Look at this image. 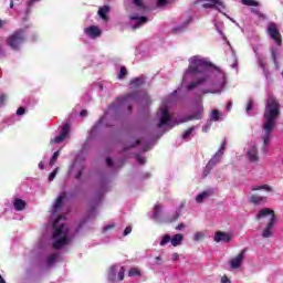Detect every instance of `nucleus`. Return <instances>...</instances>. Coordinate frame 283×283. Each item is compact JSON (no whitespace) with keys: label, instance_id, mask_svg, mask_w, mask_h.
I'll return each mask as SVG.
<instances>
[{"label":"nucleus","instance_id":"17","mask_svg":"<svg viewBox=\"0 0 283 283\" xmlns=\"http://www.w3.org/2000/svg\"><path fill=\"white\" fill-rule=\"evenodd\" d=\"M260 108L258 107V103L253 97H250L245 104V114L247 116H258Z\"/></svg>","mask_w":283,"mask_h":283},{"label":"nucleus","instance_id":"34","mask_svg":"<svg viewBox=\"0 0 283 283\" xmlns=\"http://www.w3.org/2000/svg\"><path fill=\"white\" fill-rule=\"evenodd\" d=\"M107 12H109V6H104L98 9L97 14L101 19H107Z\"/></svg>","mask_w":283,"mask_h":283},{"label":"nucleus","instance_id":"35","mask_svg":"<svg viewBox=\"0 0 283 283\" xmlns=\"http://www.w3.org/2000/svg\"><path fill=\"white\" fill-rule=\"evenodd\" d=\"M270 52L272 54L273 63L277 65V54H280V49L277 46H271Z\"/></svg>","mask_w":283,"mask_h":283},{"label":"nucleus","instance_id":"53","mask_svg":"<svg viewBox=\"0 0 283 283\" xmlns=\"http://www.w3.org/2000/svg\"><path fill=\"white\" fill-rule=\"evenodd\" d=\"M129 233H132V227L128 226V227H126L125 230H124V233H123L124 238L127 237V235H129Z\"/></svg>","mask_w":283,"mask_h":283},{"label":"nucleus","instance_id":"18","mask_svg":"<svg viewBox=\"0 0 283 283\" xmlns=\"http://www.w3.org/2000/svg\"><path fill=\"white\" fill-rule=\"evenodd\" d=\"M137 52L143 56H151L154 54V46L151 42L145 41L137 46Z\"/></svg>","mask_w":283,"mask_h":283},{"label":"nucleus","instance_id":"47","mask_svg":"<svg viewBox=\"0 0 283 283\" xmlns=\"http://www.w3.org/2000/svg\"><path fill=\"white\" fill-rule=\"evenodd\" d=\"M135 158H136V161H137L139 165H145L146 159H145V157L140 156V154H136V155H135Z\"/></svg>","mask_w":283,"mask_h":283},{"label":"nucleus","instance_id":"51","mask_svg":"<svg viewBox=\"0 0 283 283\" xmlns=\"http://www.w3.org/2000/svg\"><path fill=\"white\" fill-rule=\"evenodd\" d=\"M6 101H8V96L6 94L0 95V107H3L6 105Z\"/></svg>","mask_w":283,"mask_h":283},{"label":"nucleus","instance_id":"44","mask_svg":"<svg viewBox=\"0 0 283 283\" xmlns=\"http://www.w3.org/2000/svg\"><path fill=\"white\" fill-rule=\"evenodd\" d=\"M138 275H140V271H138V269L136 268H133L128 271L129 277H137Z\"/></svg>","mask_w":283,"mask_h":283},{"label":"nucleus","instance_id":"30","mask_svg":"<svg viewBox=\"0 0 283 283\" xmlns=\"http://www.w3.org/2000/svg\"><path fill=\"white\" fill-rule=\"evenodd\" d=\"M145 81H147V77L145 75H140L138 77H135L130 81L132 87H143L145 85Z\"/></svg>","mask_w":283,"mask_h":283},{"label":"nucleus","instance_id":"38","mask_svg":"<svg viewBox=\"0 0 283 283\" xmlns=\"http://www.w3.org/2000/svg\"><path fill=\"white\" fill-rule=\"evenodd\" d=\"M213 167L214 166L208 161L207 166L203 168L202 178H207V176L211 174Z\"/></svg>","mask_w":283,"mask_h":283},{"label":"nucleus","instance_id":"41","mask_svg":"<svg viewBox=\"0 0 283 283\" xmlns=\"http://www.w3.org/2000/svg\"><path fill=\"white\" fill-rule=\"evenodd\" d=\"M205 198H209V192L208 191H203V192L199 193L196 197V202H202V200H205Z\"/></svg>","mask_w":283,"mask_h":283},{"label":"nucleus","instance_id":"7","mask_svg":"<svg viewBox=\"0 0 283 283\" xmlns=\"http://www.w3.org/2000/svg\"><path fill=\"white\" fill-rule=\"evenodd\" d=\"M182 209H185V201H182L175 211L168 214H165L163 212V207H160V205H155L154 211L150 213V220H154V222H158V223L176 222V220L180 218V214L182 213Z\"/></svg>","mask_w":283,"mask_h":283},{"label":"nucleus","instance_id":"32","mask_svg":"<svg viewBox=\"0 0 283 283\" xmlns=\"http://www.w3.org/2000/svg\"><path fill=\"white\" fill-rule=\"evenodd\" d=\"M249 200L252 205H262L266 200V197L252 195Z\"/></svg>","mask_w":283,"mask_h":283},{"label":"nucleus","instance_id":"21","mask_svg":"<svg viewBox=\"0 0 283 283\" xmlns=\"http://www.w3.org/2000/svg\"><path fill=\"white\" fill-rule=\"evenodd\" d=\"M65 198H67V193L61 192L59 195L51 210L52 218H56V213L61 211V207H63V201L65 200Z\"/></svg>","mask_w":283,"mask_h":283},{"label":"nucleus","instance_id":"26","mask_svg":"<svg viewBox=\"0 0 283 283\" xmlns=\"http://www.w3.org/2000/svg\"><path fill=\"white\" fill-rule=\"evenodd\" d=\"M247 156H248V159L250 160V163H258V160L260 158V157H258V146H255V145L250 146L248 148Z\"/></svg>","mask_w":283,"mask_h":283},{"label":"nucleus","instance_id":"25","mask_svg":"<svg viewBox=\"0 0 283 283\" xmlns=\"http://www.w3.org/2000/svg\"><path fill=\"white\" fill-rule=\"evenodd\" d=\"M214 242H231L232 237L230 233L217 231L213 238Z\"/></svg>","mask_w":283,"mask_h":283},{"label":"nucleus","instance_id":"9","mask_svg":"<svg viewBox=\"0 0 283 283\" xmlns=\"http://www.w3.org/2000/svg\"><path fill=\"white\" fill-rule=\"evenodd\" d=\"M261 218H270L266 228L262 232V238H271L273 235V227H275V213L273 210L264 208L259 211L256 220H261Z\"/></svg>","mask_w":283,"mask_h":283},{"label":"nucleus","instance_id":"57","mask_svg":"<svg viewBox=\"0 0 283 283\" xmlns=\"http://www.w3.org/2000/svg\"><path fill=\"white\" fill-rule=\"evenodd\" d=\"M232 107H233V102L232 101L228 102V104L226 106L227 112H231Z\"/></svg>","mask_w":283,"mask_h":283},{"label":"nucleus","instance_id":"56","mask_svg":"<svg viewBox=\"0 0 283 283\" xmlns=\"http://www.w3.org/2000/svg\"><path fill=\"white\" fill-rule=\"evenodd\" d=\"M106 165H107V167H114V161L112 160L111 157L106 158Z\"/></svg>","mask_w":283,"mask_h":283},{"label":"nucleus","instance_id":"4","mask_svg":"<svg viewBox=\"0 0 283 283\" xmlns=\"http://www.w3.org/2000/svg\"><path fill=\"white\" fill-rule=\"evenodd\" d=\"M280 117V102L275 96L270 95L268 96L266 104H265V112H264V123L263 129L265 132L263 136V154H266L269 143H271V132H273V127H275V120Z\"/></svg>","mask_w":283,"mask_h":283},{"label":"nucleus","instance_id":"28","mask_svg":"<svg viewBox=\"0 0 283 283\" xmlns=\"http://www.w3.org/2000/svg\"><path fill=\"white\" fill-rule=\"evenodd\" d=\"M213 25H214V28H216L218 34H220L221 39H222L223 41H226L227 44L231 48V42H229V41L227 40V35H224V32H222V30L224 29V23L218 22V21L214 20V21H213Z\"/></svg>","mask_w":283,"mask_h":283},{"label":"nucleus","instance_id":"52","mask_svg":"<svg viewBox=\"0 0 283 283\" xmlns=\"http://www.w3.org/2000/svg\"><path fill=\"white\" fill-rule=\"evenodd\" d=\"M17 116H23V114H25V108L24 107H19L18 109H17Z\"/></svg>","mask_w":283,"mask_h":283},{"label":"nucleus","instance_id":"46","mask_svg":"<svg viewBox=\"0 0 283 283\" xmlns=\"http://www.w3.org/2000/svg\"><path fill=\"white\" fill-rule=\"evenodd\" d=\"M59 167H56L50 175H49V182H52L56 178V174H59Z\"/></svg>","mask_w":283,"mask_h":283},{"label":"nucleus","instance_id":"31","mask_svg":"<svg viewBox=\"0 0 283 283\" xmlns=\"http://www.w3.org/2000/svg\"><path fill=\"white\" fill-rule=\"evenodd\" d=\"M56 262H59V254H56V253L50 254L46 258V266H49V268L54 266V264H56Z\"/></svg>","mask_w":283,"mask_h":283},{"label":"nucleus","instance_id":"64","mask_svg":"<svg viewBox=\"0 0 283 283\" xmlns=\"http://www.w3.org/2000/svg\"><path fill=\"white\" fill-rule=\"evenodd\" d=\"M0 283H7L6 279H3V276L0 274Z\"/></svg>","mask_w":283,"mask_h":283},{"label":"nucleus","instance_id":"22","mask_svg":"<svg viewBox=\"0 0 283 283\" xmlns=\"http://www.w3.org/2000/svg\"><path fill=\"white\" fill-rule=\"evenodd\" d=\"M130 28L132 30H138V28H140V25H145V23H147V17L143 15H138V14H134L130 15Z\"/></svg>","mask_w":283,"mask_h":283},{"label":"nucleus","instance_id":"48","mask_svg":"<svg viewBox=\"0 0 283 283\" xmlns=\"http://www.w3.org/2000/svg\"><path fill=\"white\" fill-rule=\"evenodd\" d=\"M259 67L263 70V72L266 74V64H264V61H262V57H258Z\"/></svg>","mask_w":283,"mask_h":283},{"label":"nucleus","instance_id":"58","mask_svg":"<svg viewBox=\"0 0 283 283\" xmlns=\"http://www.w3.org/2000/svg\"><path fill=\"white\" fill-rule=\"evenodd\" d=\"M80 116L81 118H85V116H87V111L86 109L81 111Z\"/></svg>","mask_w":283,"mask_h":283},{"label":"nucleus","instance_id":"5","mask_svg":"<svg viewBox=\"0 0 283 283\" xmlns=\"http://www.w3.org/2000/svg\"><path fill=\"white\" fill-rule=\"evenodd\" d=\"M63 222H65L64 216H61L53 221L52 247L56 251L63 249V247H67V244L74 240V234L70 232V228Z\"/></svg>","mask_w":283,"mask_h":283},{"label":"nucleus","instance_id":"50","mask_svg":"<svg viewBox=\"0 0 283 283\" xmlns=\"http://www.w3.org/2000/svg\"><path fill=\"white\" fill-rule=\"evenodd\" d=\"M211 129V120L209 119L203 126H202V132L207 134Z\"/></svg>","mask_w":283,"mask_h":283},{"label":"nucleus","instance_id":"11","mask_svg":"<svg viewBox=\"0 0 283 283\" xmlns=\"http://www.w3.org/2000/svg\"><path fill=\"white\" fill-rule=\"evenodd\" d=\"M125 280V266L113 265L108 270L107 281L109 283L123 282Z\"/></svg>","mask_w":283,"mask_h":283},{"label":"nucleus","instance_id":"1","mask_svg":"<svg viewBox=\"0 0 283 283\" xmlns=\"http://www.w3.org/2000/svg\"><path fill=\"white\" fill-rule=\"evenodd\" d=\"M193 98L205 94H222L227 87V73L218 69L209 59L195 55L189 59L181 86Z\"/></svg>","mask_w":283,"mask_h":283},{"label":"nucleus","instance_id":"37","mask_svg":"<svg viewBox=\"0 0 283 283\" xmlns=\"http://www.w3.org/2000/svg\"><path fill=\"white\" fill-rule=\"evenodd\" d=\"M191 23V17L187 18L186 21L184 22V25H178L174 29L175 32H182V30L185 28H187V25H189Z\"/></svg>","mask_w":283,"mask_h":283},{"label":"nucleus","instance_id":"62","mask_svg":"<svg viewBox=\"0 0 283 283\" xmlns=\"http://www.w3.org/2000/svg\"><path fill=\"white\" fill-rule=\"evenodd\" d=\"M17 118V115H12L10 118H9V123H14V119Z\"/></svg>","mask_w":283,"mask_h":283},{"label":"nucleus","instance_id":"8","mask_svg":"<svg viewBox=\"0 0 283 283\" xmlns=\"http://www.w3.org/2000/svg\"><path fill=\"white\" fill-rule=\"evenodd\" d=\"M134 147H140V151L145 154L149 151L151 147H154V142H147L145 139H134L133 137H128L123 142V151H129V149H134Z\"/></svg>","mask_w":283,"mask_h":283},{"label":"nucleus","instance_id":"49","mask_svg":"<svg viewBox=\"0 0 283 283\" xmlns=\"http://www.w3.org/2000/svg\"><path fill=\"white\" fill-rule=\"evenodd\" d=\"M36 2H39V0H30V1L27 3V10H25L27 14H30V8H31L32 6H34V3H36Z\"/></svg>","mask_w":283,"mask_h":283},{"label":"nucleus","instance_id":"33","mask_svg":"<svg viewBox=\"0 0 283 283\" xmlns=\"http://www.w3.org/2000/svg\"><path fill=\"white\" fill-rule=\"evenodd\" d=\"M128 74H129V72H127V67L120 66L118 73H117L118 81H124V78H126Z\"/></svg>","mask_w":283,"mask_h":283},{"label":"nucleus","instance_id":"55","mask_svg":"<svg viewBox=\"0 0 283 283\" xmlns=\"http://www.w3.org/2000/svg\"><path fill=\"white\" fill-rule=\"evenodd\" d=\"M109 229H114V224H107L103 228V233H107V231H109Z\"/></svg>","mask_w":283,"mask_h":283},{"label":"nucleus","instance_id":"23","mask_svg":"<svg viewBox=\"0 0 283 283\" xmlns=\"http://www.w3.org/2000/svg\"><path fill=\"white\" fill-rule=\"evenodd\" d=\"M84 34L88 39H98L103 34V31L96 25H91L84 29Z\"/></svg>","mask_w":283,"mask_h":283},{"label":"nucleus","instance_id":"54","mask_svg":"<svg viewBox=\"0 0 283 283\" xmlns=\"http://www.w3.org/2000/svg\"><path fill=\"white\" fill-rule=\"evenodd\" d=\"M45 160H48V158L43 157V161L39 163V169H41L42 171H43V169H45V165H44Z\"/></svg>","mask_w":283,"mask_h":283},{"label":"nucleus","instance_id":"16","mask_svg":"<svg viewBox=\"0 0 283 283\" xmlns=\"http://www.w3.org/2000/svg\"><path fill=\"white\" fill-rule=\"evenodd\" d=\"M69 135H70V124H64L61 127L60 134L55 138H52L50 140V144L51 145H61V143H63L65 140V138H67Z\"/></svg>","mask_w":283,"mask_h":283},{"label":"nucleus","instance_id":"3","mask_svg":"<svg viewBox=\"0 0 283 283\" xmlns=\"http://www.w3.org/2000/svg\"><path fill=\"white\" fill-rule=\"evenodd\" d=\"M178 92H180V87H178L177 91H174L168 97L163 99L161 106L159 107V111L157 113L158 129H174L176 125H180V123H187V120H202V114L205 112V108H202V106H198L197 112L192 113L186 119H182L180 122L174 119V117L169 113V107H171V105L176 103Z\"/></svg>","mask_w":283,"mask_h":283},{"label":"nucleus","instance_id":"20","mask_svg":"<svg viewBox=\"0 0 283 283\" xmlns=\"http://www.w3.org/2000/svg\"><path fill=\"white\" fill-rule=\"evenodd\" d=\"M226 149H227V142H222L218 151L212 156V158L208 163L210 165H212L213 167H216V165H218V163H220L222 160Z\"/></svg>","mask_w":283,"mask_h":283},{"label":"nucleus","instance_id":"60","mask_svg":"<svg viewBox=\"0 0 283 283\" xmlns=\"http://www.w3.org/2000/svg\"><path fill=\"white\" fill-rule=\"evenodd\" d=\"M229 282H231V281H229V279L227 276L221 279V283H229Z\"/></svg>","mask_w":283,"mask_h":283},{"label":"nucleus","instance_id":"6","mask_svg":"<svg viewBox=\"0 0 283 283\" xmlns=\"http://www.w3.org/2000/svg\"><path fill=\"white\" fill-rule=\"evenodd\" d=\"M109 190V181L102 180L99 184V190L96 192V195L92 198L90 208L87 211V216L80 222L78 229H83V226L87 224L91 220H94L96 216H98V212L96 211L97 207L103 202V196H105V192Z\"/></svg>","mask_w":283,"mask_h":283},{"label":"nucleus","instance_id":"43","mask_svg":"<svg viewBox=\"0 0 283 283\" xmlns=\"http://www.w3.org/2000/svg\"><path fill=\"white\" fill-rule=\"evenodd\" d=\"M133 3L136 6V8L145 12L146 8L145 4L143 3V0H133Z\"/></svg>","mask_w":283,"mask_h":283},{"label":"nucleus","instance_id":"19","mask_svg":"<svg viewBox=\"0 0 283 283\" xmlns=\"http://www.w3.org/2000/svg\"><path fill=\"white\" fill-rule=\"evenodd\" d=\"M226 149H227V142H222L218 151L212 156V158L208 163L210 165H212L213 167H216V165H218V163H220L222 160Z\"/></svg>","mask_w":283,"mask_h":283},{"label":"nucleus","instance_id":"24","mask_svg":"<svg viewBox=\"0 0 283 283\" xmlns=\"http://www.w3.org/2000/svg\"><path fill=\"white\" fill-rule=\"evenodd\" d=\"M247 250H242L235 258L230 260V268L231 269H240L242 266V262L244 261V254Z\"/></svg>","mask_w":283,"mask_h":283},{"label":"nucleus","instance_id":"39","mask_svg":"<svg viewBox=\"0 0 283 283\" xmlns=\"http://www.w3.org/2000/svg\"><path fill=\"white\" fill-rule=\"evenodd\" d=\"M220 120V112L218 109H213L210 115V122L218 123Z\"/></svg>","mask_w":283,"mask_h":283},{"label":"nucleus","instance_id":"13","mask_svg":"<svg viewBox=\"0 0 283 283\" xmlns=\"http://www.w3.org/2000/svg\"><path fill=\"white\" fill-rule=\"evenodd\" d=\"M185 240V235L182 233H177L174 237L169 234H165L159 242L160 247H166V244H171V247H180Z\"/></svg>","mask_w":283,"mask_h":283},{"label":"nucleus","instance_id":"29","mask_svg":"<svg viewBox=\"0 0 283 283\" xmlns=\"http://www.w3.org/2000/svg\"><path fill=\"white\" fill-rule=\"evenodd\" d=\"M12 205L15 211H23V209H25L28 203L25 202V200L21 198H15L13 199Z\"/></svg>","mask_w":283,"mask_h":283},{"label":"nucleus","instance_id":"36","mask_svg":"<svg viewBox=\"0 0 283 283\" xmlns=\"http://www.w3.org/2000/svg\"><path fill=\"white\" fill-rule=\"evenodd\" d=\"M61 155V149L56 150L55 153H53L50 161H49V166L52 167L53 165H56V160H59V156Z\"/></svg>","mask_w":283,"mask_h":283},{"label":"nucleus","instance_id":"63","mask_svg":"<svg viewBox=\"0 0 283 283\" xmlns=\"http://www.w3.org/2000/svg\"><path fill=\"white\" fill-rule=\"evenodd\" d=\"M178 258H179V255H178V253H174L172 254V260L176 262V260H178Z\"/></svg>","mask_w":283,"mask_h":283},{"label":"nucleus","instance_id":"14","mask_svg":"<svg viewBox=\"0 0 283 283\" xmlns=\"http://www.w3.org/2000/svg\"><path fill=\"white\" fill-rule=\"evenodd\" d=\"M243 6H248L250 8V12L255 14L259 19H266V15L260 11V2L258 0H241Z\"/></svg>","mask_w":283,"mask_h":283},{"label":"nucleus","instance_id":"61","mask_svg":"<svg viewBox=\"0 0 283 283\" xmlns=\"http://www.w3.org/2000/svg\"><path fill=\"white\" fill-rule=\"evenodd\" d=\"M176 229H177V231H180V229H185L184 223L178 224V226L176 227Z\"/></svg>","mask_w":283,"mask_h":283},{"label":"nucleus","instance_id":"42","mask_svg":"<svg viewBox=\"0 0 283 283\" xmlns=\"http://www.w3.org/2000/svg\"><path fill=\"white\" fill-rule=\"evenodd\" d=\"M261 189H265L266 191H271V187H269L268 185L252 186L251 187V191H260Z\"/></svg>","mask_w":283,"mask_h":283},{"label":"nucleus","instance_id":"40","mask_svg":"<svg viewBox=\"0 0 283 283\" xmlns=\"http://www.w3.org/2000/svg\"><path fill=\"white\" fill-rule=\"evenodd\" d=\"M171 3V0H157V8H167Z\"/></svg>","mask_w":283,"mask_h":283},{"label":"nucleus","instance_id":"27","mask_svg":"<svg viewBox=\"0 0 283 283\" xmlns=\"http://www.w3.org/2000/svg\"><path fill=\"white\" fill-rule=\"evenodd\" d=\"M196 132H198V126H191L186 132H184L181 136L182 140L189 143V140H191L193 136H196Z\"/></svg>","mask_w":283,"mask_h":283},{"label":"nucleus","instance_id":"45","mask_svg":"<svg viewBox=\"0 0 283 283\" xmlns=\"http://www.w3.org/2000/svg\"><path fill=\"white\" fill-rule=\"evenodd\" d=\"M202 238H205V232H196L193 234L195 242H200V240H202Z\"/></svg>","mask_w":283,"mask_h":283},{"label":"nucleus","instance_id":"12","mask_svg":"<svg viewBox=\"0 0 283 283\" xmlns=\"http://www.w3.org/2000/svg\"><path fill=\"white\" fill-rule=\"evenodd\" d=\"M266 34L274 41L277 48L282 46V34L280 33V29H277V24L275 22H270L266 28Z\"/></svg>","mask_w":283,"mask_h":283},{"label":"nucleus","instance_id":"15","mask_svg":"<svg viewBox=\"0 0 283 283\" xmlns=\"http://www.w3.org/2000/svg\"><path fill=\"white\" fill-rule=\"evenodd\" d=\"M195 3H201L202 8H205L206 10L214 8V10H218V12L221 13L222 10H224V3L220 0H196Z\"/></svg>","mask_w":283,"mask_h":283},{"label":"nucleus","instance_id":"2","mask_svg":"<svg viewBox=\"0 0 283 283\" xmlns=\"http://www.w3.org/2000/svg\"><path fill=\"white\" fill-rule=\"evenodd\" d=\"M140 92L135 91L122 97H117L116 102L111 104L104 115H102L95 125L90 129L87 138L82 146V150L75 156L73 164L70 166L69 172L74 174L75 180H81L83 171H85V154L92 149V140L101 138L104 129H116L120 125L123 112L126 108L127 114H132L134 103L140 102Z\"/></svg>","mask_w":283,"mask_h":283},{"label":"nucleus","instance_id":"59","mask_svg":"<svg viewBox=\"0 0 283 283\" xmlns=\"http://www.w3.org/2000/svg\"><path fill=\"white\" fill-rule=\"evenodd\" d=\"M253 52L254 54H256V59H260V53H258V48L253 46Z\"/></svg>","mask_w":283,"mask_h":283},{"label":"nucleus","instance_id":"10","mask_svg":"<svg viewBox=\"0 0 283 283\" xmlns=\"http://www.w3.org/2000/svg\"><path fill=\"white\" fill-rule=\"evenodd\" d=\"M25 43V29L15 30L9 38L7 39V45L19 52L21 50V44Z\"/></svg>","mask_w":283,"mask_h":283}]
</instances>
